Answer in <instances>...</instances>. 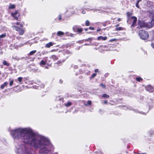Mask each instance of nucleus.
<instances>
[{
  "label": "nucleus",
  "mask_w": 154,
  "mask_h": 154,
  "mask_svg": "<svg viewBox=\"0 0 154 154\" xmlns=\"http://www.w3.org/2000/svg\"><path fill=\"white\" fill-rule=\"evenodd\" d=\"M78 28L79 27L77 26H74L73 27V30L75 32H76Z\"/></svg>",
  "instance_id": "obj_16"
},
{
  "label": "nucleus",
  "mask_w": 154,
  "mask_h": 154,
  "mask_svg": "<svg viewBox=\"0 0 154 154\" xmlns=\"http://www.w3.org/2000/svg\"><path fill=\"white\" fill-rule=\"evenodd\" d=\"M46 61H44L43 60H42L40 63V66H41L42 65H44L46 64Z\"/></svg>",
  "instance_id": "obj_17"
},
{
  "label": "nucleus",
  "mask_w": 154,
  "mask_h": 154,
  "mask_svg": "<svg viewBox=\"0 0 154 154\" xmlns=\"http://www.w3.org/2000/svg\"><path fill=\"white\" fill-rule=\"evenodd\" d=\"M119 26V25H117L116 26V30H122V28L121 27H117Z\"/></svg>",
  "instance_id": "obj_23"
},
{
  "label": "nucleus",
  "mask_w": 154,
  "mask_h": 154,
  "mask_svg": "<svg viewBox=\"0 0 154 154\" xmlns=\"http://www.w3.org/2000/svg\"><path fill=\"white\" fill-rule=\"evenodd\" d=\"M98 11V9H94V10H93L94 12L97 11Z\"/></svg>",
  "instance_id": "obj_41"
},
{
  "label": "nucleus",
  "mask_w": 154,
  "mask_h": 154,
  "mask_svg": "<svg viewBox=\"0 0 154 154\" xmlns=\"http://www.w3.org/2000/svg\"><path fill=\"white\" fill-rule=\"evenodd\" d=\"M149 13L151 15L153 14L152 16L153 18L150 22H149L148 24H150L151 25V28L153 26H154V10H149Z\"/></svg>",
  "instance_id": "obj_6"
},
{
  "label": "nucleus",
  "mask_w": 154,
  "mask_h": 154,
  "mask_svg": "<svg viewBox=\"0 0 154 154\" xmlns=\"http://www.w3.org/2000/svg\"><path fill=\"white\" fill-rule=\"evenodd\" d=\"M146 90L149 92H152L154 91V89L151 85H149L145 87Z\"/></svg>",
  "instance_id": "obj_8"
},
{
  "label": "nucleus",
  "mask_w": 154,
  "mask_h": 154,
  "mask_svg": "<svg viewBox=\"0 0 154 154\" xmlns=\"http://www.w3.org/2000/svg\"><path fill=\"white\" fill-rule=\"evenodd\" d=\"M36 52V50H34V51H31L29 53V54H30V55H32L34 54Z\"/></svg>",
  "instance_id": "obj_24"
},
{
  "label": "nucleus",
  "mask_w": 154,
  "mask_h": 154,
  "mask_svg": "<svg viewBox=\"0 0 154 154\" xmlns=\"http://www.w3.org/2000/svg\"><path fill=\"white\" fill-rule=\"evenodd\" d=\"M12 27L16 31H18L20 35H22L24 33V30L20 27H17L14 25H12Z\"/></svg>",
  "instance_id": "obj_5"
},
{
  "label": "nucleus",
  "mask_w": 154,
  "mask_h": 154,
  "mask_svg": "<svg viewBox=\"0 0 154 154\" xmlns=\"http://www.w3.org/2000/svg\"><path fill=\"white\" fill-rule=\"evenodd\" d=\"M139 35L140 38L143 40L147 39L149 36L148 32L143 30H140L139 31Z\"/></svg>",
  "instance_id": "obj_3"
},
{
  "label": "nucleus",
  "mask_w": 154,
  "mask_h": 154,
  "mask_svg": "<svg viewBox=\"0 0 154 154\" xmlns=\"http://www.w3.org/2000/svg\"><path fill=\"white\" fill-rule=\"evenodd\" d=\"M132 14L130 12H128L127 13V15L128 17H129Z\"/></svg>",
  "instance_id": "obj_28"
},
{
  "label": "nucleus",
  "mask_w": 154,
  "mask_h": 154,
  "mask_svg": "<svg viewBox=\"0 0 154 154\" xmlns=\"http://www.w3.org/2000/svg\"><path fill=\"white\" fill-rule=\"evenodd\" d=\"M11 134L14 140L21 139L26 143L37 148H39L40 153H47L50 151L48 148L50 142L44 137L35 134L29 128H18L12 130Z\"/></svg>",
  "instance_id": "obj_1"
},
{
  "label": "nucleus",
  "mask_w": 154,
  "mask_h": 154,
  "mask_svg": "<svg viewBox=\"0 0 154 154\" xmlns=\"http://www.w3.org/2000/svg\"><path fill=\"white\" fill-rule=\"evenodd\" d=\"M138 4H139V2H137L136 4V6L137 7L139 8V6H138Z\"/></svg>",
  "instance_id": "obj_37"
},
{
  "label": "nucleus",
  "mask_w": 154,
  "mask_h": 154,
  "mask_svg": "<svg viewBox=\"0 0 154 154\" xmlns=\"http://www.w3.org/2000/svg\"><path fill=\"white\" fill-rule=\"evenodd\" d=\"M8 84V83H7V82H5L4 84H2V85H1V88L2 89H3L6 86H7Z\"/></svg>",
  "instance_id": "obj_15"
},
{
  "label": "nucleus",
  "mask_w": 154,
  "mask_h": 154,
  "mask_svg": "<svg viewBox=\"0 0 154 154\" xmlns=\"http://www.w3.org/2000/svg\"><path fill=\"white\" fill-rule=\"evenodd\" d=\"M66 52L68 53L69 52V51H66Z\"/></svg>",
  "instance_id": "obj_51"
},
{
  "label": "nucleus",
  "mask_w": 154,
  "mask_h": 154,
  "mask_svg": "<svg viewBox=\"0 0 154 154\" xmlns=\"http://www.w3.org/2000/svg\"><path fill=\"white\" fill-rule=\"evenodd\" d=\"M28 79V77L24 78L23 79V81H25L26 80H27Z\"/></svg>",
  "instance_id": "obj_38"
},
{
  "label": "nucleus",
  "mask_w": 154,
  "mask_h": 154,
  "mask_svg": "<svg viewBox=\"0 0 154 154\" xmlns=\"http://www.w3.org/2000/svg\"><path fill=\"white\" fill-rule=\"evenodd\" d=\"M141 0H137V2H140L141 1Z\"/></svg>",
  "instance_id": "obj_48"
},
{
  "label": "nucleus",
  "mask_w": 154,
  "mask_h": 154,
  "mask_svg": "<svg viewBox=\"0 0 154 154\" xmlns=\"http://www.w3.org/2000/svg\"><path fill=\"white\" fill-rule=\"evenodd\" d=\"M100 85L103 88H105V86L103 84H100Z\"/></svg>",
  "instance_id": "obj_34"
},
{
  "label": "nucleus",
  "mask_w": 154,
  "mask_h": 154,
  "mask_svg": "<svg viewBox=\"0 0 154 154\" xmlns=\"http://www.w3.org/2000/svg\"><path fill=\"white\" fill-rule=\"evenodd\" d=\"M11 14L14 18L17 20H19L18 17L20 15L19 14L17 11H16L14 13H11Z\"/></svg>",
  "instance_id": "obj_7"
},
{
  "label": "nucleus",
  "mask_w": 154,
  "mask_h": 154,
  "mask_svg": "<svg viewBox=\"0 0 154 154\" xmlns=\"http://www.w3.org/2000/svg\"><path fill=\"white\" fill-rule=\"evenodd\" d=\"M6 36V35L5 34H3L0 35V38H2L5 37Z\"/></svg>",
  "instance_id": "obj_27"
},
{
  "label": "nucleus",
  "mask_w": 154,
  "mask_h": 154,
  "mask_svg": "<svg viewBox=\"0 0 154 154\" xmlns=\"http://www.w3.org/2000/svg\"><path fill=\"white\" fill-rule=\"evenodd\" d=\"M3 64L5 65H6V66H9V64L5 60H4L3 61Z\"/></svg>",
  "instance_id": "obj_19"
},
{
  "label": "nucleus",
  "mask_w": 154,
  "mask_h": 154,
  "mask_svg": "<svg viewBox=\"0 0 154 154\" xmlns=\"http://www.w3.org/2000/svg\"><path fill=\"white\" fill-rule=\"evenodd\" d=\"M86 10L88 11H90V10H93L91 9H89L88 8V9H87Z\"/></svg>",
  "instance_id": "obj_46"
},
{
  "label": "nucleus",
  "mask_w": 154,
  "mask_h": 154,
  "mask_svg": "<svg viewBox=\"0 0 154 154\" xmlns=\"http://www.w3.org/2000/svg\"><path fill=\"white\" fill-rule=\"evenodd\" d=\"M102 97L106 98H108L109 97V96L106 94H104L102 95Z\"/></svg>",
  "instance_id": "obj_22"
},
{
  "label": "nucleus",
  "mask_w": 154,
  "mask_h": 154,
  "mask_svg": "<svg viewBox=\"0 0 154 154\" xmlns=\"http://www.w3.org/2000/svg\"><path fill=\"white\" fill-rule=\"evenodd\" d=\"M91 101L89 100L88 101L87 104L88 105H91Z\"/></svg>",
  "instance_id": "obj_35"
},
{
  "label": "nucleus",
  "mask_w": 154,
  "mask_h": 154,
  "mask_svg": "<svg viewBox=\"0 0 154 154\" xmlns=\"http://www.w3.org/2000/svg\"><path fill=\"white\" fill-rule=\"evenodd\" d=\"M15 24H16L17 25H19L20 24V23L19 22H17L16 23H13V25H14L15 26Z\"/></svg>",
  "instance_id": "obj_33"
},
{
  "label": "nucleus",
  "mask_w": 154,
  "mask_h": 154,
  "mask_svg": "<svg viewBox=\"0 0 154 154\" xmlns=\"http://www.w3.org/2000/svg\"><path fill=\"white\" fill-rule=\"evenodd\" d=\"M138 26L140 28L147 27L148 28H151V25L148 24V23H146L143 21L141 20L139 21Z\"/></svg>",
  "instance_id": "obj_4"
},
{
  "label": "nucleus",
  "mask_w": 154,
  "mask_h": 154,
  "mask_svg": "<svg viewBox=\"0 0 154 154\" xmlns=\"http://www.w3.org/2000/svg\"><path fill=\"white\" fill-rule=\"evenodd\" d=\"M51 58L53 59L54 60H57L58 59V58L55 55H53L51 57Z\"/></svg>",
  "instance_id": "obj_14"
},
{
  "label": "nucleus",
  "mask_w": 154,
  "mask_h": 154,
  "mask_svg": "<svg viewBox=\"0 0 154 154\" xmlns=\"http://www.w3.org/2000/svg\"><path fill=\"white\" fill-rule=\"evenodd\" d=\"M103 103L104 104H106L107 103V100H105V101L104 102H103Z\"/></svg>",
  "instance_id": "obj_40"
},
{
  "label": "nucleus",
  "mask_w": 154,
  "mask_h": 154,
  "mask_svg": "<svg viewBox=\"0 0 154 154\" xmlns=\"http://www.w3.org/2000/svg\"><path fill=\"white\" fill-rule=\"evenodd\" d=\"M59 18H58V20H60L62 19V16L61 14L59 15Z\"/></svg>",
  "instance_id": "obj_30"
},
{
  "label": "nucleus",
  "mask_w": 154,
  "mask_h": 154,
  "mask_svg": "<svg viewBox=\"0 0 154 154\" xmlns=\"http://www.w3.org/2000/svg\"><path fill=\"white\" fill-rule=\"evenodd\" d=\"M64 104L66 106H69L72 104V103L70 102H68L67 103H65Z\"/></svg>",
  "instance_id": "obj_20"
},
{
  "label": "nucleus",
  "mask_w": 154,
  "mask_h": 154,
  "mask_svg": "<svg viewBox=\"0 0 154 154\" xmlns=\"http://www.w3.org/2000/svg\"><path fill=\"white\" fill-rule=\"evenodd\" d=\"M23 78L21 77H18L17 79V80L19 82L20 84H22V81Z\"/></svg>",
  "instance_id": "obj_12"
},
{
  "label": "nucleus",
  "mask_w": 154,
  "mask_h": 154,
  "mask_svg": "<svg viewBox=\"0 0 154 154\" xmlns=\"http://www.w3.org/2000/svg\"><path fill=\"white\" fill-rule=\"evenodd\" d=\"M107 38V37L106 36H105L104 37H103L102 36H99L97 38V39L98 40H106Z\"/></svg>",
  "instance_id": "obj_10"
},
{
  "label": "nucleus",
  "mask_w": 154,
  "mask_h": 154,
  "mask_svg": "<svg viewBox=\"0 0 154 154\" xmlns=\"http://www.w3.org/2000/svg\"><path fill=\"white\" fill-rule=\"evenodd\" d=\"M96 75H97V74L96 73H93L91 75V78L94 77L95 76H96Z\"/></svg>",
  "instance_id": "obj_31"
},
{
  "label": "nucleus",
  "mask_w": 154,
  "mask_h": 154,
  "mask_svg": "<svg viewBox=\"0 0 154 154\" xmlns=\"http://www.w3.org/2000/svg\"><path fill=\"white\" fill-rule=\"evenodd\" d=\"M20 26L21 27H23V25L22 24H20Z\"/></svg>",
  "instance_id": "obj_43"
},
{
  "label": "nucleus",
  "mask_w": 154,
  "mask_h": 154,
  "mask_svg": "<svg viewBox=\"0 0 154 154\" xmlns=\"http://www.w3.org/2000/svg\"><path fill=\"white\" fill-rule=\"evenodd\" d=\"M100 30H101L100 29L98 28L97 29V31L99 32V31H100Z\"/></svg>",
  "instance_id": "obj_44"
},
{
  "label": "nucleus",
  "mask_w": 154,
  "mask_h": 154,
  "mask_svg": "<svg viewBox=\"0 0 154 154\" xmlns=\"http://www.w3.org/2000/svg\"><path fill=\"white\" fill-rule=\"evenodd\" d=\"M98 71V70L97 69H96L95 70V72H97Z\"/></svg>",
  "instance_id": "obj_45"
},
{
  "label": "nucleus",
  "mask_w": 154,
  "mask_h": 154,
  "mask_svg": "<svg viewBox=\"0 0 154 154\" xmlns=\"http://www.w3.org/2000/svg\"><path fill=\"white\" fill-rule=\"evenodd\" d=\"M83 31V29L82 28H78L77 29V30L76 32H78V33H80L82 32Z\"/></svg>",
  "instance_id": "obj_21"
},
{
  "label": "nucleus",
  "mask_w": 154,
  "mask_h": 154,
  "mask_svg": "<svg viewBox=\"0 0 154 154\" xmlns=\"http://www.w3.org/2000/svg\"><path fill=\"white\" fill-rule=\"evenodd\" d=\"M60 83H62V82L61 80H60Z\"/></svg>",
  "instance_id": "obj_49"
},
{
  "label": "nucleus",
  "mask_w": 154,
  "mask_h": 154,
  "mask_svg": "<svg viewBox=\"0 0 154 154\" xmlns=\"http://www.w3.org/2000/svg\"><path fill=\"white\" fill-rule=\"evenodd\" d=\"M88 45L87 44H85V45Z\"/></svg>",
  "instance_id": "obj_52"
},
{
  "label": "nucleus",
  "mask_w": 154,
  "mask_h": 154,
  "mask_svg": "<svg viewBox=\"0 0 154 154\" xmlns=\"http://www.w3.org/2000/svg\"><path fill=\"white\" fill-rule=\"evenodd\" d=\"M136 79L137 81L140 82L142 80V79L140 77H137L136 78Z\"/></svg>",
  "instance_id": "obj_25"
},
{
  "label": "nucleus",
  "mask_w": 154,
  "mask_h": 154,
  "mask_svg": "<svg viewBox=\"0 0 154 154\" xmlns=\"http://www.w3.org/2000/svg\"><path fill=\"white\" fill-rule=\"evenodd\" d=\"M142 154H147V153H142Z\"/></svg>",
  "instance_id": "obj_50"
},
{
  "label": "nucleus",
  "mask_w": 154,
  "mask_h": 154,
  "mask_svg": "<svg viewBox=\"0 0 154 154\" xmlns=\"http://www.w3.org/2000/svg\"><path fill=\"white\" fill-rule=\"evenodd\" d=\"M86 13V12L85 10H83L82 11V13L83 14H85Z\"/></svg>",
  "instance_id": "obj_39"
},
{
  "label": "nucleus",
  "mask_w": 154,
  "mask_h": 154,
  "mask_svg": "<svg viewBox=\"0 0 154 154\" xmlns=\"http://www.w3.org/2000/svg\"><path fill=\"white\" fill-rule=\"evenodd\" d=\"M13 84V80H12L10 82V83H9V85L11 86H12V85Z\"/></svg>",
  "instance_id": "obj_32"
},
{
  "label": "nucleus",
  "mask_w": 154,
  "mask_h": 154,
  "mask_svg": "<svg viewBox=\"0 0 154 154\" xmlns=\"http://www.w3.org/2000/svg\"><path fill=\"white\" fill-rule=\"evenodd\" d=\"M15 8V5H14L12 4H10L9 7V9H14Z\"/></svg>",
  "instance_id": "obj_18"
},
{
  "label": "nucleus",
  "mask_w": 154,
  "mask_h": 154,
  "mask_svg": "<svg viewBox=\"0 0 154 154\" xmlns=\"http://www.w3.org/2000/svg\"><path fill=\"white\" fill-rule=\"evenodd\" d=\"M151 45L152 48H154V40L152 41V42L151 43Z\"/></svg>",
  "instance_id": "obj_29"
},
{
  "label": "nucleus",
  "mask_w": 154,
  "mask_h": 154,
  "mask_svg": "<svg viewBox=\"0 0 154 154\" xmlns=\"http://www.w3.org/2000/svg\"><path fill=\"white\" fill-rule=\"evenodd\" d=\"M45 68H46L47 67H46V66H45Z\"/></svg>",
  "instance_id": "obj_53"
},
{
  "label": "nucleus",
  "mask_w": 154,
  "mask_h": 154,
  "mask_svg": "<svg viewBox=\"0 0 154 154\" xmlns=\"http://www.w3.org/2000/svg\"><path fill=\"white\" fill-rule=\"evenodd\" d=\"M89 29H91V30H94V27H91V26L89 27Z\"/></svg>",
  "instance_id": "obj_36"
},
{
  "label": "nucleus",
  "mask_w": 154,
  "mask_h": 154,
  "mask_svg": "<svg viewBox=\"0 0 154 154\" xmlns=\"http://www.w3.org/2000/svg\"><path fill=\"white\" fill-rule=\"evenodd\" d=\"M54 45L53 43L51 42H50L49 43L45 45V47L47 48H49L51 46H52Z\"/></svg>",
  "instance_id": "obj_11"
},
{
  "label": "nucleus",
  "mask_w": 154,
  "mask_h": 154,
  "mask_svg": "<svg viewBox=\"0 0 154 154\" xmlns=\"http://www.w3.org/2000/svg\"><path fill=\"white\" fill-rule=\"evenodd\" d=\"M91 40V38H88V39H87L85 40L86 41H88V40Z\"/></svg>",
  "instance_id": "obj_47"
},
{
  "label": "nucleus",
  "mask_w": 154,
  "mask_h": 154,
  "mask_svg": "<svg viewBox=\"0 0 154 154\" xmlns=\"http://www.w3.org/2000/svg\"><path fill=\"white\" fill-rule=\"evenodd\" d=\"M17 151L20 154H32L30 150L25 145H21L18 148Z\"/></svg>",
  "instance_id": "obj_2"
},
{
  "label": "nucleus",
  "mask_w": 154,
  "mask_h": 154,
  "mask_svg": "<svg viewBox=\"0 0 154 154\" xmlns=\"http://www.w3.org/2000/svg\"><path fill=\"white\" fill-rule=\"evenodd\" d=\"M64 34V33L62 31H59L57 33V35L58 36H60L61 35H63Z\"/></svg>",
  "instance_id": "obj_13"
},
{
  "label": "nucleus",
  "mask_w": 154,
  "mask_h": 154,
  "mask_svg": "<svg viewBox=\"0 0 154 154\" xmlns=\"http://www.w3.org/2000/svg\"><path fill=\"white\" fill-rule=\"evenodd\" d=\"M90 22L89 21L87 20L85 21V25L86 26H89V25Z\"/></svg>",
  "instance_id": "obj_26"
},
{
  "label": "nucleus",
  "mask_w": 154,
  "mask_h": 154,
  "mask_svg": "<svg viewBox=\"0 0 154 154\" xmlns=\"http://www.w3.org/2000/svg\"><path fill=\"white\" fill-rule=\"evenodd\" d=\"M131 18L133 20V21L132 24L131 25V26L132 27H134L135 24L137 21V18L135 17H131Z\"/></svg>",
  "instance_id": "obj_9"
},
{
  "label": "nucleus",
  "mask_w": 154,
  "mask_h": 154,
  "mask_svg": "<svg viewBox=\"0 0 154 154\" xmlns=\"http://www.w3.org/2000/svg\"><path fill=\"white\" fill-rule=\"evenodd\" d=\"M117 20L119 22V21H120L121 20V18H119L118 19H117Z\"/></svg>",
  "instance_id": "obj_42"
}]
</instances>
